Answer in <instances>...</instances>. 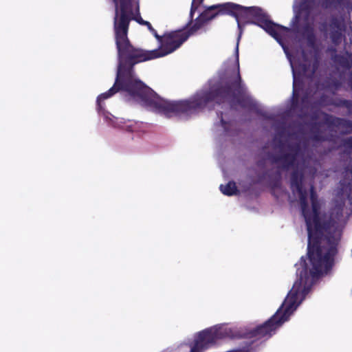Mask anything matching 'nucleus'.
Masks as SVG:
<instances>
[{"mask_svg":"<svg viewBox=\"0 0 352 352\" xmlns=\"http://www.w3.org/2000/svg\"><path fill=\"white\" fill-rule=\"evenodd\" d=\"M343 146L348 150L349 153L352 152V137L344 140Z\"/></svg>","mask_w":352,"mask_h":352,"instance_id":"f8f14e48","label":"nucleus"},{"mask_svg":"<svg viewBox=\"0 0 352 352\" xmlns=\"http://www.w3.org/2000/svg\"><path fill=\"white\" fill-rule=\"evenodd\" d=\"M254 110H258V109L259 108L258 106H257L256 104H254Z\"/></svg>","mask_w":352,"mask_h":352,"instance_id":"f3484780","label":"nucleus"},{"mask_svg":"<svg viewBox=\"0 0 352 352\" xmlns=\"http://www.w3.org/2000/svg\"><path fill=\"white\" fill-rule=\"evenodd\" d=\"M145 25H147L148 28L151 31V32H154V29L152 27V25L148 22V21H146L145 22Z\"/></svg>","mask_w":352,"mask_h":352,"instance_id":"2eb2a0df","label":"nucleus"},{"mask_svg":"<svg viewBox=\"0 0 352 352\" xmlns=\"http://www.w3.org/2000/svg\"><path fill=\"white\" fill-rule=\"evenodd\" d=\"M222 7L219 13L228 14L235 17L240 34L236 47V57L234 60H229L224 65V74L223 80L226 81V86L218 91L217 94L211 96L210 94H199L192 99L186 100H178L168 102L166 107L158 105L159 96L155 94V109L162 110H192L196 109L205 108L206 104L210 101L217 103L225 101L233 102L239 96L245 94L246 88L241 82L239 74V41L241 34V23H256L263 28L269 34L274 37L282 46L291 65L294 78V93L298 80L301 76L311 77L318 68V62L314 59L305 60V63L298 66L289 54L284 42L287 41L292 35V30L289 28L276 24L267 19L263 12L257 7H243L232 3H227L223 5L212 6L208 10L201 13L197 19L196 23L189 30L184 29L171 32L160 36L155 33V38L157 39L159 47L155 50V58L162 57L172 53L179 48L181 45L190 36L194 34L201 27L202 22L209 21L215 17L218 13L211 14V10Z\"/></svg>","mask_w":352,"mask_h":352,"instance_id":"f257e3e1","label":"nucleus"},{"mask_svg":"<svg viewBox=\"0 0 352 352\" xmlns=\"http://www.w3.org/2000/svg\"><path fill=\"white\" fill-rule=\"evenodd\" d=\"M344 28L345 23L342 18L336 19L332 21L329 27V34L333 43L337 44L341 42Z\"/></svg>","mask_w":352,"mask_h":352,"instance_id":"423d86ee","label":"nucleus"},{"mask_svg":"<svg viewBox=\"0 0 352 352\" xmlns=\"http://www.w3.org/2000/svg\"><path fill=\"white\" fill-rule=\"evenodd\" d=\"M234 336L230 329L223 327L207 329L198 334L190 352H199V350L205 349L214 344L217 339Z\"/></svg>","mask_w":352,"mask_h":352,"instance_id":"39448f33","label":"nucleus"},{"mask_svg":"<svg viewBox=\"0 0 352 352\" xmlns=\"http://www.w3.org/2000/svg\"><path fill=\"white\" fill-rule=\"evenodd\" d=\"M300 263H307V261H306V260H305V259H304V257H303V256H302V258H301V259H300Z\"/></svg>","mask_w":352,"mask_h":352,"instance_id":"dca6fc26","label":"nucleus"},{"mask_svg":"<svg viewBox=\"0 0 352 352\" xmlns=\"http://www.w3.org/2000/svg\"><path fill=\"white\" fill-rule=\"evenodd\" d=\"M103 116L105 122L113 126V127H118L121 129H129L131 125L128 124L125 119L119 118L113 116L110 111H100Z\"/></svg>","mask_w":352,"mask_h":352,"instance_id":"0eeeda50","label":"nucleus"},{"mask_svg":"<svg viewBox=\"0 0 352 352\" xmlns=\"http://www.w3.org/2000/svg\"><path fill=\"white\" fill-rule=\"evenodd\" d=\"M115 4V16L113 18V30L115 33V39L116 40V25L119 24L121 19H124L127 25L126 38H128V32L131 21L135 20L142 25H145L144 21L140 16V8L138 3H136L135 12L133 10V0H113Z\"/></svg>","mask_w":352,"mask_h":352,"instance_id":"7ed1b4c3","label":"nucleus"},{"mask_svg":"<svg viewBox=\"0 0 352 352\" xmlns=\"http://www.w3.org/2000/svg\"><path fill=\"white\" fill-rule=\"evenodd\" d=\"M337 63L345 69H349L352 67V56L351 54L346 53L342 56L336 57Z\"/></svg>","mask_w":352,"mask_h":352,"instance_id":"1a4fd4ad","label":"nucleus"},{"mask_svg":"<svg viewBox=\"0 0 352 352\" xmlns=\"http://www.w3.org/2000/svg\"><path fill=\"white\" fill-rule=\"evenodd\" d=\"M220 190L224 195L231 196L237 192L236 184L233 182H229L226 186L221 185Z\"/></svg>","mask_w":352,"mask_h":352,"instance_id":"9b49d317","label":"nucleus"},{"mask_svg":"<svg viewBox=\"0 0 352 352\" xmlns=\"http://www.w3.org/2000/svg\"><path fill=\"white\" fill-rule=\"evenodd\" d=\"M230 111L221 112V122L222 126L224 128L225 131L230 135H232L234 133L231 131L232 128H235L236 123L233 120H226L225 118L227 114Z\"/></svg>","mask_w":352,"mask_h":352,"instance_id":"6e6552de","label":"nucleus"},{"mask_svg":"<svg viewBox=\"0 0 352 352\" xmlns=\"http://www.w3.org/2000/svg\"><path fill=\"white\" fill-rule=\"evenodd\" d=\"M320 103L323 105H327L331 104V101L329 100L322 98L321 100L320 101Z\"/></svg>","mask_w":352,"mask_h":352,"instance_id":"4468645a","label":"nucleus"},{"mask_svg":"<svg viewBox=\"0 0 352 352\" xmlns=\"http://www.w3.org/2000/svg\"><path fill=\"white\" fill-rule=\"evenodd\" d=\"M162 117L167 118H177L178 119L187 118L188 111H157Z\"/></svg>","mask_w":352,"mask_h":352,"instance_id":"9d476101","label":"nucleus"},{"mask_svg":"<svg viewBox=\"0 0 352 352\" xmlns=\"http://www.w3.org/2000/svg\"><path fill=\"white\" fill-rule=\"evenodd\" d=\"M204 0H192L190 15L192 17L194 12L198 8L199 6Z\"/></svg>","mask_w":352,"mask_h":352,"instance_id":"ddd939ff","label":"nucleus"},{"mask_svg":"<svg viewBox=\"0 0 352 352\" xmlns=\"http://www.w3.org/2000/svg\"><path fill=\"white\" fill-rule=\"evenodd\" d=\"M116 25L118 56L116 78L113 85L98 96L97 110H104V101L120 91L126 92L134 100L145 106H151L154 103L153 90L137 78L134 65L154 59V50H144L131 45L126 38L127 25L124 19H121L119 24L116 23Z\"/></svg>","mask_w":352,"mask_h":352,"instance_id":"f03ea898","label":"nucleus"},{"mask_svg":"<svg viewBox=\"0 0 352 352\" xmlns=\"http://www.w3.org/2000/svg\"><path fill=\"white\" fill-rule=\"evenodd\" d=\"M294 19L296 22L303 21L302 25L305 34L309 37L313 36V23L318 7L314 0H295L293 6ZM311 40V38H309Z\"/></svg>","mask_w":352,"mask_h":352,"instance_id":"20e7f679","label":"nucleus"}]
</instances>
